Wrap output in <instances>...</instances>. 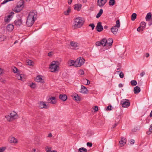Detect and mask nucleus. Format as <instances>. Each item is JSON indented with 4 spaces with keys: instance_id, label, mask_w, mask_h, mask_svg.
Returning <instances> with one entry per match:
<instances>
[{
    "instance_id": "obj_34",
    "label": "nucleus",
    "mask_w": 152,
    "mask_h": 152,
    "mask_svg": "<svg viewBox=\"0 0 152 152\" xmlns=\"http://www.w3.org/2000/svg\"><path fill=\"white\" fill-rule=\"evenodd\" d=\"M79 151L80 152H87V150L84 148L82 147L79 149Z\"/></svg>"
},
{
    "instance_id": "obj_56",
    "label": "nucleus",
    "mask_w": 152,
    "mask_h": 152,
    "mask_svg": "<svg viewBox=\"0 0 152 152\" xmlns=\"http://www.w3.org/2000/svg\"><path fill=\"white\" fill-rule=\"evenodd\" d=\"M103 12V11L102 9H101L100 10L99 12L98 13H99V14H100V15H102V14Z\"/></svg>"
},
{
    "instance_id": "obj_51",
    "label": "nucleus",
    "mask_w": 152,
    "mask_h": 152,
    "mask_svg": "<svg viewBox=\"0 0 152 152\" xmlns=\"http://www.w3.org/2000/svg\"><path fill=\"white\" fill-rule=\"evenodd\" d=\"M84 71L83 70H80L79 72V73L80 75H83L84 74Z\"/></svg>"
},
{
    "instance_id": "obj_3",
    "label": "nucleus",
    "mask_w": 152,
    "mask_h": 152,
    "mask_svg": "<svg viewBox=\"0 0 152 152\" xmlns=\"http://www.w3.org/2000/svg\"><path fill=\"white\" fill-rule=\"evenodd\" d=\"M58 63V62L55 61H53L51 63L49 68L51 72H55L58 70L59 66L57 64Z\"/></svg>"
},
{
    "instance_id": "obj_5",
    "label": "nucleus",
    "mask_w": 152,
    "mask_h": 152,
    "mask_svg": "<svg viewBox=\"0 0 152 152\" xmlns=\"http://www.w3.org/2000/svg\"><path fill=\"white\" fill-rule=\"evenodd\" d=\"M121 104L122 107L124 108H127L130 105V102L129 100L126 99H122L121 102Z\"/></svg>"
},
{
    "instance_id": "obj_22",
    "label": "nucleus",
    "mask_w": 152,
    "mask_h": 152,
    "mask_svg": "<svg viewBox=\"0 0 152 152\" xmlns=\"http://www.w3.org/2000/svg\"><path fill=\"white\" fill-rule=\"evenodd\" d=\"M35 80L38 82L43 83L44 81L42 78L40 76H37Z\"/></svg>"
},
{
    "instance_id": "obj_8",
    "label": "nucleus",
    "mask_w": 152,
    "mask_h": 152,
    "mask_svg": "<svg viewBox=\"0 0 152 152\" xmlns=\"http://www.w3.org/2000/svg\"><path fill=\"white\" fill-rule=\"evenodd\" d=\"M107 0H98L97 4L100 7H102L106 3Z\"/></svg>"
},
{
    "instance_id": "obj_36",
    "label": "nucleus",
    "mask_w": 152,
    "mask_h": 152,
    "mask_svg": "<svg viewBox=\"0 0 152 152\" xmlns=\"http://www.w3.org/2000/svg\"><path fill=\"white\" fill-rule=\"evenodd\" d=\"M6 39V37L4 35H0V41H2Z\"/></svg>"
},
{
    "instance_id": "obj_50",
    "label": "nucleus",
    "mask_w": 152,
    "mask_h": 152,
    "mask_svg": "<svg viewBox=\"0 0 152 152\" xmlns=\"http://www.w3.org/2000/svg\"><path fill=\"white\" fill-rule=\"evenodd\" d=\"M96 45H97V46H99L101 45V41L100 42L98 41V42H96Z\"/></svg>"
},
{
    "instance_id": "obj_27",
    "label": "nucleus",
    "mask_w": 152,
    "mask_h": 152,
    "mask_svg": "<svg viewBox=\"0 0 152 152\" xmlns=\"http://www.w3.org/2000/svg\"><path fill=\"white\" fill-rule=\"evenodd\" d=\"M121 118V116L119 115L118 116L117 118L116 119V121L117 123L116 124H115L113 126V127L112 128H114L115 127L117 126V124H118V122L120 120V119Z\"/></svg>"
},
{
    "instance_id": "obj_21",
    "label": "nucleus",
    "mask_w": 152,
    "mask_h": 152,
    "mask_svg": "<svg viewBox=\"0 0 152 152\" xmlns=\"http://www.w3.org/2000/svg\"><path fill=\"white\" fill-rule=\"evenodd\" d=\"M140 91V88L138 86H136L134 88V92L135 94H137Z\"/></svg>"
},
{
    "instance_id": "obj_60",
    "label": "nucleus",
    "mask_w": 152,
    "mask_h": 152,
    "mask_svg": "<svg viewBox=\"0 0 152 152\" xmlns=\"http://www.w3.org/2000/svg\"><path fill=\"white\" fill-rule=\"evenodd\" d=\"M101 15H100L99 13H98L96 15V17L97 18H99L100 16Z\"/></svg>"
},
{
    "instance_id": "obj_7",
    "label": "nucleus",
    "mask_w": 152,
    "mask_h": 152,
    "mask_svg": "<svg viewBox=\"0 0 152 152\" xmlns=\"http://www.w3.org/2000/svg\"><path fill=\"white\" fill-rule=\"evenodd\" d=\"M39 107L41 109H48L49 106H47L45 102H40L39 103Z\"/></svg>"
},
{
    "instance_id": "obj_24",
    "label": "nucleus",
    "mask_w": 152,
    "mask_h": 152,
    "mask_svg": "<svg viewBox=\"0 0 152 152\" xmlns=\"http://www.w3.org/2000/svg\"><path fill=\"white\" fill-rule=\"evenodd\" d=\"M101 45L103 46H106V45H107V40L106 39H102L101 40Z\"/></svg>"
},
{
    "instance_id": "obj_41",
    "label": "nucleus",
    "mask_w": 152,
    "mask_h": 152,
    "mask_svg": "<svg viewBox=\"0 0 152 152\" xmlns=\"http://www.w3.org/2000/svg\"><path fill=\"white\" fill-rule=\"evenodd\" d=\"M45 149L47 152H51V148L47 146L45 148Z\"/></svg>"
},
{
    "instance_id": "obj_48",
    "label": "nucleus",
    "mask_w": 152,
    "mask_h": 152,
    "mask_svg": "<svg viewBox=\"0 0 152 152\" xmlns=\"http://www.w3.org/2000/svg\"><path fill=\"white\" fill-rule=\"evenodd\" d=\"M119 76L121 78H123L124 76V74L122 72H121L119 74Z\"/></svg>"
},
{
    "instance_id": "obj_46",
    "label": "nucleus",
    "mask_w": 152,
    "mask_h": 152,
    "mask_svg": "<svg viewBox=\"0 0 152 152\" xmlns=\"http://www.w3.org/2000/svg\"><path fill=\"white\" fill-rule=\"evenodd\" d=\"M89 26H91L92 28V29L93 30L95 27V26L94 24L91 23L89 25Z\"/></svg>"
},
{
    "instance_id": "obj_37",
    "label": "nucleus",
    "mask_w": 152,
    "mask_h": 152,
    "mask_svg": "<svg viewBox=\"0 0 152 152\" xmlns=\"http://www.w3.org/2000/svg\"><path fill=\"white\" fill-rule=\"evenodd\" d=\"M5 117L7 120L9 121H12L10 115H6Z\"/></svg>"
},
{
    "instance_id": "obj_55",
    "label": "nucleus",
    "mask_w": 152,
    "mask_h": 152,
    "mask_svg": "<svg viewBox=\"0 0 152 152\" xmlns=\"http://www.w3.org/2000/svg\"><path fill=\"white\" fill-rule=\"evenodd\" d=\"M8 1H9V0H4L3 2H2L1 4H5Z\"/></svg>"
},
{
    "instance_id": "obj_10",
    "label": "nucleus",
    "mask_w": 152,
    "mask_h": 152,
    "mask_svg": "<svg viewBox=\"0 0 152 152\" xmlns=\"http://www.w3.org/2000/svg\"><path fill=\"white\" fill-rule=\"evenodd\" d=\"M96 28L97 31L98 32L102 31L103 29V27L102 25V23L101 22H99L97 23Z\"/></svg>"
},
{
    "instance_id": "obj_42",
    "label": "nucleus",
    "mask_w": 152,
    "mask_h": 152,
    "mask_svg": "<svg viewBox=\"0 0 152 152\" xmlns=\"http://www.w3.org/2000/svg\"><path fill=\"white\" fill-rule=\"evenodd\" d=\"M149 131L147 132V133L148 134H150L151 132H152V124L150 126V127L149 128Z\"/></svg>"
},
{
    "instance_id": "obj_43",
    "label": "nucleus",
    "mask_w": 152,
    "mask_h": 152,
    "mask_svg": "<svg viewBox=\"0 0 152 152\" xmlns=\"http://www.w3.org/2000/svg\"><path fill=\"white\" fill-rule=\"evenodd\" d=\"M29 86L32 88H35L36 87V86L35 84L32 83L31 84H30L29 85Z\"/></svg>"
},
{
    "instance_id": "obj_57",
    "label": "nucleus",
    "mask_w": 152,
    "mask_h": 152,
    "mask_svg": "<svg viewBox=\"0 0 152 152\" xmlns=\"http://www.w3.org/2000/svg\"><path fill=\"white\" fill-rule=\"evenodd\" d=\"M103 12V11L102 9H101L100 10L99 12L98 13H99V14H100V15H102V14Z\"/></svg>"
},
{
    "instance_id": "obj_16",
    "label": "nucleus",
    "mask_w": 152,
    "mask_h": 152,
    "mask_svg": "<svg viewBox=\"0 0 152 152\" xmlns=\"http://www.w3.org/2000/svg\"><path fill=\"white\" fill-rule=\"evenodd\" d=\"M48 101L49 103L52 104H54L56 103V98L55 97H51L49 98Z\"/></svg>"
},
{
    "instance_id": "obj_28",
    "label": "nucleus",
    "mask_w": 152,
    "mask_h": 152,
    "mask_svg": "<svg viewBox=\"0 0 152 152\" xmlns=\"http://www.w3.org/2000/svg\"><path fill=\"white\" fill-rule=\"evenodd\" d=\"M146 23L144 22H142L141 23L140 26L141 28V30L143 31L145 27Z\"/></svg>"
},
{
    "instance_id": "obj_45",
    "label": "nucleus",
    "mask_w": 152,
    "mask_h": 152,
    "mask_svg": "<svg viewBox=\"0 0 152 152\" xmlns=\"http://www.w3.org/2000/svg\"><path fill=\"white\" fill-rule=\"evenodd\" d=\"M86 145L88 146L89 147H91L92 146V144L91 142H88L87 143Z\"/></svg>"
},
{
    "instance_id": "obj_40",
    "label": "nucleus",
    "mask_w": 152,
    "mask_h": 152,
    "mask_svg": "<svg viewBox=\"0 0 152 152\" xmlns=\"http://www.w3.org/2000/svg\"><path fill=\"white\" fill-rule=\"evenodd\" d=\"M115 1L114 0H110L109 1V4L110 6H113L114 5Z\"/></svg>"
},
{
    "instance_id": "obj_38",
    "label": "nucleus",
    "mask_w": 152,
    "mask_h": 152,
    "mask_svg": "<svg viewBox=\"0 0 152 152\" xmlns=\"http://www.w3.org/2000/svg\"><path fill=\"white\" fill-rule=\"evenodd\" d=\"M26 64L28 65H32V62L30 60H26Z\"/></svg>"
},
{
    "instance_id": "obj_19",
    "label": "nucleus",
    "mask_w": 152,
    "mask_h": 152,
    "mask_svg": "<svg viewBox=\"0 0 152 152\" xmlns=\"http://www.w3.org/2000/svg\"><path fill=\"white\" fill-rule=\"evenodd\" d=\"M68 63L69 66H74L75 67V61L71 60L68 61Z\"/></svg>"
},
{
    "instance_id": "obj_17",
    "label": "nucleus",
    "mask_w": 152,
    "mask_h": 152,
    "mask_svg": "<svg viewBox=\"0 0 152 152\" xmlns=\"http://www.w3.org/2000/svg\"><path fill=\"white\" fill-rule=\"evenodd\" d=\"M82 7V5L81 4H76L74 6V9L78 11L80 10Z\"/></svg>"
},
{
    "instance_id": "obj_39",
    "label": "nucleus",
    "mask_w": 152,
    "mask_h": 152,
    "mask_svg": "<svg viewBox=\"0 0 152 152\" xmlns=\"http://www.w3.org/2000/svg\"><path fill=\"white\" fill-rule=\"evenodd\" d=\"M116 25L115 26H116L118 28H119L120 26V22L119 20H117L116 21Z\"/></svg>"
},
{
    "instance_id": "obj_20",
    "label": "nucleus",
    "mask_w": 152,
    "mask_h": 152,
    "mask_svg": "<svg viewBox=\"0 0 152 152\" xmlns=\"http://www.w3.org/2000/svg\"><path fill=\"white\" fill-rule=\"evenodd\" d=\"M14 28V26L11 24H9L8 25L7 27V30L8 31H12Z\"/></svg>"
},
{
    "instance_id": "obj_4",
    "label": "nucleus",
    "mask_w": 152,
    "mask_h": 152,
    "mask_svg": "<svg viewBox=\"0 0 152 152\" xmlns=\"http://www.w3.org/2000/svg\"><path fill=\"white\" fill-rule=\"evenodd\" d=\"M85 60L83 57H80L75 61V67H80L83 65L85 63Z\"/></svg>"
},
{
    "instance_id": "obj_23",
    "label": "nucleus",
    "mask_w": 152,
    "mask_h": 152,
    "mask_svg": "<svg viewBox=\"0 0 152 152\" xmlns=\"http://www.w3.org/2000/svg\"><path fill=\"white\" fill-rule=\"evenodd\" d=\"M10 142L11 143H16L18 142L17 140L14 137L10 138Z\"/></svg>"
},
{
    "instance_id": "obj_2",
    "label": "nucleus",
    "mask_w": 152,
    "mask_h": 152,
    "mask_svg": "<svg viewBox=\"0 0 152 152\" xmlns=\"http://www.w3.org/2000/svg\"><path fill=\"white\" fill-rule=\"evenodd\" d=\"M84 21L81 17H78L74 19V25L73 26L74 28L80 27L83 24Z\"/></svg>"
},
{
    "instance_id": "obj_35",
    "label": "nucleus",
    "mask_w": 152,
    "mask_h": 152,
    "mask_svg": "<svg viewBox=\"0 0 152 152\" xmlns=\"http://www.w3.org/2000/svg\"><path fill=\"white\" fill-rule=\"evenodd\" d=\"M130 83L132 86H134L137 85V82L135 80H132L130 82Z\"/></svg>"
},
{
    "instance_id": "obj_30",
    "label": "nucleus",
    "mask_w": 152,
    "mask_h": 152,
    "mask_svg": "<svg viewBox=\"0 0 152 152\" xmlns=\"http://www.w3.org/2000/svg\"><path fill=\"white\" fill-rule=\"evenodd\" d=\"M73 99L77 101H80V97L78 96V95L77 94L76 96H73Z\"/></svg>"
},
{
    "instance_id": "obj_29",
    "label": "nucleus",
    "mask_w": 152,
    "mask_h": 152,
    "mask_svg": "<svg viewBox=\"0 0 152 152\" xmlns=\"http://www.w3.org/2000/svg\"><path fill=\"white\" fill-rule=\"evenodd\" d=\"M113 42V40L112 38H109L108 40L107 41V44L108 46H111L112 45Z\"/></svg>"
},
{
    "instance_id": "obj_26",
    "label": "nucleus",
    "mask_w": 152,
    "mask_h": 152,
    "mask_svg": "<svg viewBox=\"0 0 152 152\" xmlns=\"http://www.w3.org/2000/svg\"><path fill=\"white\" fill-rule=\"evenodd\" d=\"M16 77L19 80H21L23 81H24V79L23 78L21 74H20L19 73H17L16 75Z\"/></svg>"
},
{
    "instance_id": "obj_32",
    "label": "nucleus",
    "mask_w": 152,
    "mask_h": 152,
    "mask_svg": "<svg viewBox=\"0 0 152 152\" xmlns=\"http://www.w3.org/2000/svg\"><path fill=\"white\" fill-rule=\"evenodd\" d=\"M71 12V8L70 7H69L67 10L66 11H65L64 12V14L66 15H69V13Z\"/></svg>"
},
{
    "instance_id": "obj_18",
    "label": "nucleus",
    "mask_w": 152,
    "mask_h": 152,
    "mask_svg": "<svg viewBox=\"0 0 152 152\" xmlns=\"http://www.w3.org/2000/svg\"><path fill=\"white\" fill-rule=\"evenodd\" d=\"M59 98L61 100L65 101L67 99V96L66 94H60L59 95Z\"/></svg>"
},
{
    "instance_id": "obj_59",
    "label": "nucleus",
    "mask_w": 152,
    "mask_h": 152,
    "mask_svg": "<svg viewBox=\"0 0 152 152\" xmlns=\"http://www.w3.org/2000/svg\"><path fill=\"white\" fill-rule=\"evenodd\" d=\"M140 30H141V27L140 26L137 28V31H138L139 32Z\"/></svg>"
},
{
    "instance_id": "obj_12",
    "label": "nucleus",
    "mask_w": 152,
    "mask_h": 152,
    "mask_svg": "<svg viewBox=\"0 0 152 152\" xmlns=\"http://www.w3.org/2000/svg\"><path fill=\"white\" fill-rule=\"evenodd\" d=\"M88 92V90L84 86L81 85L80 92L83 94H87Z\"/></svg>"
},
{
    "instance_id": "obj_6",
    "label": "nucleus",
    "mask_w": 152,
    "mask_h": 152,
    "mask_svg": "<svg viewBox=\"0 0 152 152\" xmlns=\"http://www.w3.org/2000/svg\"><path fill=\"white\" fill-rule=\"evenodd\" d=\"M69 48L72 49L76 50L78 48L79 44L78 43L73 41H71L70 42Z\"/></svg>"
},
{
    "instance_id": "obj_54",
    "label": "nucleus",
    "mask_w": 152,
    "mask_h": 152,
    "mask_svg": "<svg viewBox=\"0 0 152 152\" xmlns=\"http://www.w3.org/2000/svg\"><path fill=\"white\" fill-rule=\"evenodd\" d=\"M0 81L3 83H5L6 81L5 80L3 79H0Z\"/></svg>"
},
{
    "instance_id": "obj_47",
    "label": "nucleus",
    "mask_w": 152,
    "mask_h": 152,
    "mask_svg": "<svg viewBox=\"0 0 152 152\" xmlns=\"http://www.w3.org/2000/svg\"><path fill=\"white\" fill-rule=\"evenodd\" d=\"M6 149L5 147H2L0 148V152H3Z\"/></svg>"
},
{
    "instance_id": "obj_31",
    "label": "nucleus",
    "mask_w": 152,
    "mask_h": 152,
    "mask_svg": "<svg viewBox=\"0 0 152 152\" xmlns=\"http://www.w3.org/2000/svg\"><path fill=\"white\" fill-rule=\"evenodd\" d=\"M23 1H19L17 5V7L18 8L20 7L23 5Z\"/></svg>"
},
{
    "instance_id": "obj_44",
    "label": "nucleus",
    "mask_w": 152,
    "mask_h": 152,
    "mask_svg": "<svg viewBox=\"0 0 152 152\" xmlns=\"http://www.w3.org/2000/svg\"><path fill=\"white\" fill-rule=\"evenodd\" d=\"M13 71L15 73H18V69H17L15 67L14 69H13Z\"/></svg>"
},
{
    "instance_id": "obj_49",
    "label": "nucleus",
    "mask_w": 152,
    "mask_h": 152,
    "mask_svg": "<svg viewBox=\"0 0 152 152\" xmlns=\"http://www.w3.org/2000/svg\"><path fill=\"white\" fill-rule=\"evenodd\" d=\"M112 106L111 105H109L106 108L107 110H112L111 109Z\"/></svg>"
},
{
    "instance_id": "obj_53",
    "label": "nucleus",
    "mask_w": 152,
    "mask_h": 152,
    "mask_svg": "<svg viewBox=\"0 0 152 152\" xmlns=\"http://www.w3.org/2000/svg\"><path fill=\"white\" fill-rule=\"evenodd\" d=\"M94 110L96 112L98 111V106H95L94 107Z\"/></svg>"
},
{
    "instance_id": "obj_1",
    "label": "nucleus",
    "mask_w": 152,
    "mask_h": 152,
    "mask_svg": "<svg viewBox=\"0 0 152 152\" xmlns=\"http://www.w3.org/2000/svg\"><path fill=\"white\" fill-rule=\"evenodd\" d=\"M37 16V12L34 10L29 13L26 22V23L28 26L31 27L32 26L36 19Z\"/></svg>"
},
{
    "instance_id": "obj_33",
    "label": "nucleus",
    "mask_w": 152,
    "mask_h": 152,
    "mask_svg": "<svg viewBox=\"0 0 152 152\" xmlns=\"http://www.w3.org/2000/svg\"><path fill=\"white\" fill-rule=\"evenodd\" d=\"M137 14L135 13H133L131 16V20L134 21L136 18Z\"/></svg>"
},
{
    "instance_id": "obj_13",
    "label": "nucleus",
    "mask_w": 152,
    "mask_h": 152,
    "mask_svg": "<svg viewBox=\"0 0 152 152\" xmlns=\"http://www.w3.org/2000/svg\"><path fill=\"white\" fill-rule=\"evenodd\" d=\"M14 23L17 26H20L22 24V20L21 18L16 20L14 21Z\"/></svg>"
},
{
    "instance_id": "obj_14",
    "label": "nucleus",
    "mask_w": 152,
    "mask_h": 152,
    "mask_svg": "<svg viewBox=\"0 0 152 152\" xmlns=\"http://www.w3.org/2000/svg\"><path fill=\"white\" fill-rule=\"evenodd\" d=\"M10 114L12 120L16 119L18 116L17 113L14 111L10 113Z\"/></svg>"
},
{
    "instance_id": "obj_62",
    "label": "nucleus",
    "mask_w": 152,
    "mask_h": 152,
    "mask_svg": "<svg viewBox=\"0 0 152 152\" xmlns=\"http://www.w3.org/2000/svg\"><path fill=\"white\" fill-rule=\"evenodd\" d=\"M72 2V0H68V3L69 4H70Z\"/></svg>"
},
{
    "instance_id": "obj_15",
    "label": "nucleus",
    "mask_w": 152,
    "mask_h": 152,
    "mask_svg": "<svg viewBox=\"0 0 152 152\" xmlns=\"http://www.w3.org/2000/svg\"><path fill=\"white\" fill-rule=\"evenodd\" d=\"M111 31L114 35H116L118 31V28L116 26H113L111 29Z\"/></svg>"
},
{
    "instance_id": "obj_64",
    "label": "nucleus",
    "mask_w": 152,
    "mask_h": 152,
    "mask_svg": "<svg viewBox=\"0 0 152 152\" xmlns=\"http://www.w3.org/2000/svg\"><path fill=\"white\" fill-rule=\"evenodd\" d=\"M3 72V69H1L0 68V75Z\"/></svg>"
},
{
    "instance_id": "obj_9",
    "label": "nucleus",
    "mask_w": 152,
    "mask_h": 152,
    "mask_svg": "<svg viewBox=\"0 0 152 152\" xmlns=\"http://www.w3.org/2000/svg\"><path fill=\"white\" fill-rule=\"evenodd\" d=\"M13 12H11L10 14L5 16L4 19V21L6 23H8L11 20V18L12 17V15L14 14Z\"/></svg>"
},
{
    "instance_id": "obj_61",
    "label": "nucleus",
    "mask_w": 152,
    "mask_h": 152,
    "mask_svg": "<svg viewBox=\"0 0 152 152\" xmlns=\"http://www.w3.org/2000/svg\"><path fill=\"white\" fill-rule=\"evenodd\" d=\"M134 143V140H132L130 142V143L132 144H133Z\"/></svg>"
},
{
    "instance_id": "obj_52",
    "label": "nucleus",
    "mask_w": 152,
    "mask_h": 152,
    "mask_svg": "<svg viewBox=\"0 0 152 152\" xmlns=\"http://www.w3.org/2000/svg\"><path fill=\"white\" fill-rule=\"evenodd\" d=\"M149 22L148 23V25L149 26H150L152 24V18L151 19V20H149V21H148Z\"/></svg>"
},
{
    "instance_id": "obj_58",
    "label": "nucleus",
    "mask_w": 152,
    "mask_h": 152,
    "mask_svg": "<svg viewBox=\"0 0 152 152\" xmlns=\"http://www.w3.org/2000/svg\"><path fill=\"white\" fill-rule=\"evenodd\" d=\"M52 56V52H50L48 54V56L50 57Z\"/></svg>"
},
{
    "instance_id": "obj_25",
    "label": "nucleus",
    "mask_w": 152,
    "mask_h": 152,
    "mask_svg": "<svg viewBox=\"0 0 152 152\" xmlns=\"http://www.w3.org/2000/svg\"><path fill=\"white\" fill-rule=\"evenodd\" d=\"M152 17L151 14L150 12L148 13L145 17L146 20L147 21H149L150 19H151Z\"/></svg>"
},
{
    "instance_id": "obj_63",
    "label": "nucleus",
    "mask_w": 152,
    "mask_h": 152,
    "mask_svg": "<svg viewBox=\"0 0 152 152\" xmlns=\"http://www.w3.org/2000/svg\"><path fill=\"white\" fill-rule=\"evenodd\" d=\"M86 80L87 81V83L86 84V85H88L90 84V81L89 80L87 79H86Z\"/></svg>"
},
{
    "instance_id": "obj_11",
    "label": "nucleus",
    "mask_w": 152,
    "mask_h": 152,
    "mask_svg": "<svg viewBox=\"0 0 152 152\" xmlns=\"http://www.w3.org/2000/svg\"><path fill=\"white\" fill-rule=\"evenodd\" d=\"M126 143V140L124 137H122L121 140L119 142V145L120 147L123 146Z\"/></svg>"
}]
</instances>
